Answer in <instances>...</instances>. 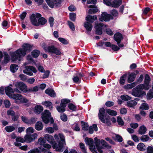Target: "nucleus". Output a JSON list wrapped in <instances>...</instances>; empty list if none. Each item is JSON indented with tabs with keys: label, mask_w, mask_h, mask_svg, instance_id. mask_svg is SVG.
<instances>
[{
	"label": "nucleus",
	"mask_w": 153,
	"mask_h": 153,
	"mask_svg": "<svg viewBox=\"0 0 153 153\" xmlns=\"http://www.w3.org/2000/svg\"><path fill=\"white\" fill-rule=\"evenodd\" d=\"M49 21L50 23L51 27H52L53 25L54 19L52 17H51L49 19Z\"/></svg>",
	"instance_id": "63"
},
{
	"label": "nucleus",
	"mask_w": 153,
	"mask_h": 153,
	"mask_svg": "<svg viewBox=\"0 0 153 153\" xmlns=\"http://www.w3.org/2000/svg\"><path fill=\"white\" fill-rule=\"evenodd\" d=\"M97 19V17L96 15L92 16L90 15H88L86 17L85 19L87 21L90 23H93L94 21Z\"/></svg>",
	"instance_id": "20"
},
{
	"label": "nucleus",
	"mask_w": 153,
	"mask_h": 153,
	"mask_svg": "<svg viewBox=\"0 0 153 153\" xmlns=\"http://www.w3.org/2000/svg\"><path fill=\"white\" fill-rule=\"evenodd\" d=\"M39 53L40 52L39 51L35 50L31 52V55L33 57L36 58L39 56Z\"/></svg>",
	"instance_id": "43"
},
{
	"label": "nucleus",
	"mask_w": 153,
	"mask_h": 153,
	"mask_svg": "<svg viewBox=\"0 0 153 153\" xmlns=\"http://www.w3.org/2000/svg\"><path fill=\"white\" fill-rule=\"evenodd\" d=\"M58 40L64 44H67L68 43V42L67 40L63 38H58Z\"/></svg>",
	"instance_id": "58"
},
{
	"label": "nucleus",
	"mask_w": 153,
	"mask_h": 153,
	"mask_svg": "<svg viewBox=\"0 0 153 153\" xmlns=\"http://www.w3.org/2000/svg\"><path fill=\"white\" fill-rule=\"evenodd\" d=\"M113 17L110 14H108L106 12L102 13L99 18L100 21H108L110 19H113Z\"/></svg>",
	"instance_id": "12"
},
{
	"label": "nucleus",
	"mask_w": 153,
	"mask_h": 153,
	"mask_svg": "<svg viewBox=\"0 0 153 153\" xmlns=\"http://www.w3.org/2000/svg\"><path fill=\"white\" fill-rule=\"evenodd\" d=\"M141 140L143 142H146L150 139L149 137L146 135H143L141 137Z\"/></svg>",
	"instance_id": "42"
},
{
	"label": "nucleus",
	"mask_w": 153,
	"mask_h": 153,
	"mask_svg": "<svg viewBox=\"0 0 153 153\" xmlns=\"http://www.w3.org/2000/svg\"><path fill=\"white\" fill-rule=\"evenodd\" d=\"M83 76L81 73H79L77 76H74L73 78V82L75 83H79L81 82V77Z\"/></svg>",
	"instance_id": "21"
},
{
	"label": "nucleus",
	"mask_w": 153,
	"mask_h": 153,
	"mask_svg": "<svg viewBox=\"0 0 153 153\" xmlns=\"http://www.w3.org/2000/svg\"><path fill=\"white\" fill-rule=\"evenodd\" d=\"M94 130L95 131L97 130V127L96 124H94L92 126H90L89 128V133L92 134L93 133Z\"/></svg>",
	"instance_id": "33"
},
{
	"label": "nucleus",
	"mask_w": 153,
	"mask_h": 153,
	"mask_svg": "<svg viewBox=\"0 0 153 153\" xmlns=\"http://www.w3.org/2000/svg\"><path fill=\"white\" fill-rule=\"evenodd\" d=\"M114 39L117 43V44L120 43L121 40L123 39L122 34L119 33L115 34L114 36Z\"/></svg>",
	"instance_id": "19"
},
{
	"label": "nucleus",
	"mask_w": 153,
	"mask_h": 153,
	"mask_svg": "<svg viewBox=\"0 0 153 153\" xmlns=\"http://www.w3.org/2000/svg\"><path fill=\"white\" fill-rule=\"evenodd\" d=\"M70 101L69 100L67 99H63L61 100L60 106H57L56 107V108L58 112H63L65 110V108L66 106V104L69 102Z\"/></svg>",
	"instance_id": "8"
},
{
	"label": "nucleus",
	"mask_w": 153,
	"mask_h": 153,
	"mask_svg": "<svg viewBox=\"0 0 153 153\" xmlns=\"http://www.w3.org/2000/svg\"><path fill=\"white\" fill-rule=\"evenodd\" d=\"M35 80V79L33 78H30L27 79V82L29 84H32L34 83Z\"/></svg>",
	"instance_id": "60"
},
{
	"label": "nucleus",
	"mask_w": 153,
	"mask_h": 153,
	"mask_svg": "<svg viewBox=\"0 0 153 153\" xmlns=\"http://www.w3.org/2000/svg\"><path fill=\"white\" fill-rule=\"evenodd\" d=\"M84 26L87 31H91V30L92 25L91 23L87 21L84 23Z\"/></svg>",
	"instance_id": "24"
},
{
	"label": "nucleus",
	"mask_w": 153,
	"mask_h": 153,
	"mask_svg": "<svg viewBox=\"0 0 153 153\" xmlns=\"http://www.w3.org/2000/svg\"><path fill=\"white\" fill-rule=\"evenodd\" d=\"M5 107L6 108H9L10 107L11 104L10 102L8 100H5L4 102Z\"/></svg>",
	"instance_id": "54"
},
{
	"label": "nucleus",
	"mask_w": 153,
	"mask_h": 153,
	"mask_svg": "<svg viewBox=\"0 0 153 153\" xmlns=\"http://www.w3.org/2000/svg\"><path fill=\"white\" fill-rule=\"evenodd\" d=\"M150 78L149 76L147 75L146 74L145 76L144 83L148 85H149V83L150 82Z\"/></svg>",
	"instance_id": "41"
},
{
	"label": "nucleus",
	"mask_w": 153,
	"mask_h": 153,
	"mask_svg": "<svg viewBox=\"0 0 153 153\" xmlns=\"http://www.w3.org/2000/svg\"><path fill=\"white\" fill-rule=\"evenodd\" d=\"M46 142L43 137L39 138L38 140V144L41 146H43Z\"/></svg>",
	"instance_id": "35"
},
{
	"label": "nucleus",
	"mask_w": 153,
	"mask_h": 153,
	"mask_svg": "<svg viewBox=\"0 0 153 153\" xmlns=\"http://www.w3.org/2000/svg\"><path fill=\"white\" fill-rule=\"evenodd\" d=\"M106 112L109 114L113 116H116L117 114L116 111L111 109H107Z\"/></svg>",
	"instance_id": "39"
},
{
	"label": "nucleus",
	"mask_w": 153,
	"mask_h": 153,
	"mask_svg": "<svg viewBox=\"0 0 153 153\" xmlns=\"http://www.w3.org/2000/svg\"><path fill=\"white\" fill-rule=\"evenodd\" d=\"M146 131V128L144 126H142L139 128V133L141 134H145Z\"/></svg>",
	"instance_id": "34"
},
{
	"label": "nucleus",
	"mask_w": 153,
	"mask_h": 153,
	"mask_svg": "<svg viewBox=\"0 0 153 153\" xmlns=\"http://www.w3.org/2000/svg\"><path fill=\"white\" fill-rule=\"evenodd\" d=\"M35 127L36 130L40 131L42 129L43 126L41 122L38 121L35 124Z\"/></svg>",
	"instance_id": "25"
},
{
	"label": "nucleus",
	"mask_w": 153,
	"mask_h": 153,
	"mask_svg": "<svg viewBox=\"0 0 153 153\" xmlns=\"http://www.w3.org/2000/svg\"><path fill=\"white\" fill-rule=\"evenodd\" d=\"M82 129L84 130H87L88 128V125L87 123L84 122H82Z\"/></svg>",
	"instance_id": "44"
},
{
	"label": "nucleus",
	"mask_w": 153,
	"mask_h": 153,
	"mask_svg": "<svg viewBox=\"0 0 153 153\" xmlns=\"http://www.w3.org/2000/svg\"><path fill=\"white\" fill-rule=\"evenodd\" d=\"M25 142L30 143L33 142V139L31 136L30 134H26L24 137Z\"/></svg>",
	"instance_id": "32"
},
{
	"label": "nucleus",
	"mask_w": 153,
	"mask_h": 153,
	"mask_svg": "<svg viewBox=\"0 0 153 153\" xmlns=\"http://www.w3.org/2000/svg\"><path fill=\"white\" fill-rule=\"evenodd\" d=\"M88 7L91 8L88 11V13L89 14L96 13L98 10V9L95 7L94 5H91L89 6Z\"/></svg>",
	"instance_id": "23"
},
{
	"label": "nucleus",
	"mask_w": 153,
	"mask_h": 153,
	"mask_svg": "<svg viewBox=\"0 0 153 153\" xmlns=\"http://www.w3.org/2000/svg\"><path fill=\"white\" fill-rule=\"evenodd\" d=\"M18 68L19 66L16 64H12L10 66V71L13 73L15 72Z\"/></svg>",
	"instance_id": "30"
},
{
	"label": "nucleus",
	"mask_w": 153,
	"mask_h": 153,
	"mask_svg": "<svg viewBox=\"0 0 153 153\" xmlns=\"http://www.w3.org/2000/svg\"><path fill=\"white\" fill-rule=\"evenodd\" d=\"M41 46L46 52L54 53L58 56L60 55L61 54L60 51L53 45L47 47L45 43L42 42L41 44Z\"/></svg>",
	"instance_id": "3"
},
{
	"label": "nucleus",
	"mask_w": 153,
	"mask_h": 153,
	"mask_svg": "<svg viewBox=\"0 0 153 153\" xmlns=\"http://www.w3.org/2000/svg\"><path fill=\"white\" fill-rule=\"evenodd\" d=\"M30 46L28 44H24L22 46V48L19 49L13 53L12 58L13 61L16 59L20 60V58L25 56L26 54V52L27 50H30Z\"/></svg>",
	"instance_id": "2"
},
{
	"label": "nucleus",
	"mask_w": 153,
	"mask_h": 153,
	"mask_svg": "<svg viewBox=\"0 0 153 153\" xmlns=\"http://www.w3.org/2000/svg\"><path fill=\"white\" fill-rule=\"evenodd\" d=\"M27 153H41V151L38 149L36 148L31 150Z\"/></svg>",
	"instance_id": "52"
},
{
	"label": "nucleus",
	"mask_w": 153,
	"mask_h": 153,
	"mask_svg": "<svg viewBox=\"0 0 153 153\" xmlns=\"http://www.w3.org/2000/svg\"><path fill=\"white\" fill-rule=\"evenodd\" d=\"M4 63H7L9 62L10 60V57L7 54H4Z\"/></svg>",
	"instance_id": "45"
},
{
	"label": "nucleus",
	"mask_w": 153,
	"mask_h": 153,
	"mask_svg": "<svg viewBox=\"0 0 153 153\" xmlns=\"http://www.w3.org/2000/svg\"><path fill=\"white\" fill-rule=\"evenodd\" d=\"M136 77V75L134 73H131L130 74L128 77L127 81L128 83H131L135 79Z\"/></svg>",
	"instance_id": "26"
},
{
	"label": "nucleus",
	"mask_w": 153,
	"mask_h": 153,
	"mask_svg": "<svg viewBox=\"0 0 153 153\" xmlns=\"http://www.w3.org/2000/svg\"><path fill=\"white\" fill-rule=\"evenodd\" d=\"M149 85H148L145 84V83L144 84H141L137 87V91H138L139 94H142L141 91L142 90L144 89L146 90H148L149 88Z\"/></svg>",
	"instance_id": "15"
},
{
	"label": "nucleus",
	"mask_w": 153,
	"mask_h": 153,
	"mask_svg": "<svg viewBox=\"0 0 153 153\" xmlns=\"http://www.w3.org/2000/svg\"><path fill=\"white\" fill-rule=\"evenodd\" d=\"M54 137L56 140L58 142L57 144L55 142L53 148L55 149L57 151L62 152L63 151L64 147L66 145L65 137L62 133H59L54 135Z\"/></svg>",
	"instance_id": "1"
},
{
	"label": "nucleus",
	"mask_w": 153,
	"mask_h": 153,
	"mask_svg": "<svg viewBox=\"0 0 153 153\" xmlns=\"http://www.w3.org/2000/svg\"><path fill=\"white\" fill-rule=\"evenodd\" d=\"M51 114L49 111L47 110L44 111L42 114L41 117L43 121L45 124H47L49 122V118L50 117Z\"/></svg>",
	"instance_id": "10"
},
{
	"label": "nucleus",
	"mask_w": 153,
	"mask_h": 153,
	"mask_svg": "<svg viewBox=\"0 0 153 153\" xmlns=\"http://www.w3.org/2000/svg\"><path fill=\"white\" fill-rule=\"evenodd\" d=\"M136 85L135 82L132 83L125 85L124 87L126 89H131L134 87Z\"/></svg>",
	"instance_id": "40"
},
{
	"label": "nucleus",
	"mask_w": 153,
	"mask_h": 153,
	"mask_svg": "<svg viewBox=\"0 0 153 153\" xmlns=\"http://www.w3.org/2000/svg\"><path fill=\"white\" fill-rule=\"evenodd\" d=\"M137 149L140 151H144L146 149L145 145L143 143H139L137 146Z\"/></svg>",
	"instance_id": "27"
},
{
	"label": "nucleus",
	"mask_w": 153,
	"mask_h": 153,
	"mask_svg": "<svg viewBox=\"0 0 153 153\" xmlns=\"http://www.w3.org/2000/svg\"><path fill=\"white\" fill-rule=\"evenodd\" d=\"M117 123L119 125L121 126L124 125V122L123 121L122 118H121L120 117H117Z\"/></svg>",
	"instance_id": "46"
},
{
	"label": "nucleus",
	"mask_w": 153,
	"mask_h": 153,
	"mask_svg": "<svg viewBox=\"0 0 153 153\" xmlns=\"http://www.w3.org/2000/svg\"><path fill=\"white\" fill-rule=\"evenodd\" d=\"M37 119L35 118H32L28 120V124L31 125L34 124L36 121Z\"/></svg>",
	"instance_id": "51"
},
{
	"label": "nucleus",
	"mask_w": 153,
	"mask_h": 153,
	"mask_svg": "<svg viewBox=\"0 0 153 153\" xmlns=\"http://www.w3.org/2000/svg\"><path fill=\"white\" fill-rule=\"evenodd\" d=\"M45 93L52 97H54L56 96V93L54 91L50 88L47 89L45 91Z\"/></svg>",
	"instance_id": "22"
},
{
	"label": "nucleus",
	"mask_w": 153,
	"mask_h": 153,
	"mask_svg": "<svg viewBox=\"0 0 153 153\" xmlns=\"http://www.w3.org/2000/svg\"><path fill=\"white\" fill-rule=\"evenodd\" d=\"M42 104L48 107L50 109H51L53 108L52 104L50 101H46L42 102Z\"/></svg>",
	"instance_id": "29"
},
{
	"label": "nucleus",
	"mask_w": 153,
	"mask_h": 153,
	"mask_svg": "<svg viewBox=\"0 0 153 153\" xmlns=\"http://www.w3.org/2000/svg\"><path fill=\"white\" fill-rule=\"evenodd\" d=\"M121 98L124 100H130L131 98L130 97L127 95H123L121 96Z\"/></svg>",
	"instance_id": "49"
},
{
	"label": "nucleus",
	"mask_w": 153,
	"mask_h": 153,
	"mask_svg": "<svg viewBox=\"0 0 153 153\" xmlns=\"http://www.w3.org/2000/svg\"><path fill=\"white\" fill-rule=\"evenodd\" d=\"M34 130L31 127L28 128L26 130V131L27 134H31L34 132Z\"/></svg>",
	"instance_id": "50"
},
{
	"label": "nucleus",
	"mask_w": 153,
	"mask_h": 153,
	"mask_svg": "<svg viewBox=\"0 0 153 153\" xmlns=\"http://www.w3.org/2000/svg\"><path fill=\"white\" fill-rule=\"evenodd\" d=\"M37 71L36 69L32 66H26L23 71V72L29 76H32L33 75V72L36 73Z\"/></svg>",
	"instance_id": "9"
},
{
	"label": "nucleus",
	"mask_w": 153,
	"mask_h": 153,
	"mask_svg": "<svg viewBox=\"0 0 153 153\" xmlns=\"http://www.w3.org/2000/svg\"><path fill=\"white\" fill-rule=\"evenodd\" d=\"M47 20L42 16L40 17L39 20V26L40 25H44L45 24Z\"/></svg>",
	"instance_id": "37"
},
{
	"label": "nucleus",
	"mask_w": 153,
	"mask_h": 153,
	"mask_svg": "<svg viewBox=\"0 0 153 153\" xmlns=\"http://www.w3.org/2000/svg\"><path fill=\"white\" fill-rule=\"evenodd\" d=\"M140 108L142 109L148 110L149 109V106L146 103H143L141 105Z\"/></svg>",
	"instance_id": "48"
},
{
	"label": "nucleus",
	"mask_w": 153,
	"mask_h": 153,
	"mask_svg": "<svg viewBox=\"0 0 153 153\" xmlns=\"http://www.w3.org/2000/svg\"><path fill=\"white\" fill-rule=\"evenodd\" d=\"M68 25L70 28V29H71V30L72 31H74L75 30V27L74 25V24L70 21L68 22Z\"/></svg>",
	"instance_id": "55"
},
{
	"label": "nucleus",
	"mask_w": 153,
	"mask_h": 153,
	"mask_svg": "<svg viewBox=\"0 0 153 153\" xmlns=\"http://www.w3.org/2000/svg\"><path fill=\"white\" fill-rule=\"evenodd\" d=\"M105 113V110L104 108H101L100 109L98 117L100 120L104 123H105L106 121L104 119Z\"/></svg>",
	"instance_id": "14"
},
{
	"label": "nucleus",
	"mask_w": 153,
	"mask_h": 153,
	"mask_svg": "<svg viewBox=\"0 0 153 153\" xmlns=\"http://www.w3.org/2000/svg\"><path fill=\"white\" fill-rule=\"evenodd\" d=\"M76 14L73 13H71L70 14V19L73 21H74L76 19Z\"/></svg>",
	"instance_id": "57"
},
{
	"label": "nucleus",
	"mask_w": 153,
	"mask_h": 153,
	"mask_svg": "<svg viewBox=\"0 0 153 153\" xmlns=\"http://www.w3.org/2000/svg\"><path fill=\"white\" fill-rule=\"evenodd\" d=\"M44 137L49 143L52 145L53 147V145H54L55 143L53 136L50 134H46L45 135Z\"/></svg>",
	"instance_id": "17"
},
{
	"label": "nucleus",
	"mask_w": 153,
	"mask_h": 153,
	"mask_svg": "<svg viewBox=\"0 0 153 153\" xmlns=\"http://www.w3.org/2000/svg\"><path fill=\"white\" fill-rule=\"evenodd\" d=\"M16 88L14 89V91L17 93H20V91L23 92H27V87L24 82H17L14 84Z\"/></svg>",
	"instance_id": "4"
},
{
	"label": "nucleus",
	"mask_w": 153,
	"mask_h": 153,
	"mask_svg": "<svg viewBox=\"0 0 153 153\" xmlns=\"http://www.w3.org/2000/svg\"><path fill=\"white\" fill-rule=\"evenodd\" d=\"M105 27V26L102 23H98L96 22L95 27L96 30V33L100 35L102 34V30Z\"/></svg>",
	"instance_id": "13"
},
{
	"label": "nucleus",
	"mask_w": 153,
	"mask_h": 153,
	"mask_svg": "<svg viewBox=\"0 0 153 153\" xmlns=\"http://www.w3.org/2000/svg\"><path fill=\"white\" fill-rule=\"evenodd\" d=\"M15 113L14 111L11 109H9L7 111V114L8 115L13 116Z\"/></svg>",
	"instance_id": "61"
},
{
	"label": "nucleus",
	"mask_w": 153,
	"mask_h": 153,
	"mask_svg": "<svg viewBox=\"0 0 153 153\" xmlns=\"http://www.w3.org/2000/svg\"><path fill=\"white\" fill-rule=\"evenodd\" d=\"M127 75L126 74H125L120 78V83L121 85H124L126 79Z\"/></svg>",
	"instance_id": "31"
},
{
	"label": "nucleus",
	"mask_w": 153,
	"mask_h": 153,
	"mask_svg": "<svg viewBox=\"0 0 153 153\" xmlns=\"http://www.w3.org/2000/svg\"><path fill=\"white\" fill-rule=\"evenodd\" d=\"M5 129L7 132H9L14 131L15 128L12 126H7L5 127Z\"/></svg>",
	"instance_id": "38"
},
{
	"label": "nucleus",
	"mask_w": 153,
	"mask_h": 153,
	"mask_svg": "<svg viewBox=\"0 0 153 153\" xmlns=\"http://www.w3.org/2000/svg\"><path fill=\"white\" fill-rule=\"evenodd\" d=\"M5 90L7 95L11 98L13 95L12 93L15 91L14 90H13L11 87L9 86L6 87Z\"/></svg>",
	"instance_id": "18"
},
{
	"label": "nucleus",
	"mask_w": 153,
	"mask_h": 153,
	"mask_svg": "<svg viewBox=\"0 0 153 153\" xmlns=\"http://www.w3.org/2000/svg\"><path fill=\"white\" fill-rule=\"evenodd\" d=\"M19 77L21 80L23 81H25L27 79V76L23 74H20Z\"/></svg>",
	"instance_id": "59"
},
{
	"label": "nucleus",
	"mask_w": 153,
	"mask_h": 153,
	"mask_svg": "<svg viewBox=\"0 0 153 153\" xmlns=\"http://www.w3.org/2000/svg\"><path fill=\"white\" fill-rule=\"evenodd\" d=\"M58 129V128L56 124H54L53 127H48L44 129V131L46 133L49 134H52L55 131H56Z\"/></svg>",
	"instance_id": "16"
},
{
	"label": "nucleus",
	"mask_w": 153,
	"mask_h": 153,
	"mask_svg": "<svg viewBox=\"0 0 153 153\" xmlns=\"http://www.w3.org/2000/svg\"><path fill=\"white\" fill-rule=\"evenodd\" d=\"M69 108L72 111H75L76 108V106L72 103H70L68 105Z\"/></svg>",
	"instance_id": "53"
},
{
	"label": "nucleus",
	"mask_w": 153,
	"mask_h": 153,
	"mask_svg": "<svg viewBox=\"0 0 153 153\" xmlns=\"http://www.w3.org/2000/svg\"><path fill=\"white\" fill-rule=\"evenodd\" d=\"M45 1L49 6L52 8L60 7L62 2V0H45Z\"/></svg>",
	"instance_id": "6"
},
{
	"label": "nucleus",
	"mask_w": 153,
	"mask_h": 153,
	"mask_svg": "<svg viewBox=\"0 0 153 153\" xmlns=\"http://www.w3.org/2000/svg\"><path fill=\"white\" fill-rule=\"evenodd\" d=\"M79 146L82 149V152L83 153H87L86 150L85 148V146L84 144L82 143H79Z\"/></svg>",
	"instance_id": "47"
},
{
	"label": "nucleus",
	"mask_w": 153,
	"mask_h": 153,
	"mask_svg": "<svg viewBox=\"0 0 153 153\" xmlns=\"http://www.w3.org/2000/svg\"><path fill=\"white\" fill-rule=\"evenodd\" d=\"M147 153H153V147L149 146L147 149Z\"/></svg>",
	"instance_id": "64"
},
{
	"label": "nucleus",
	"mask_w": 153,
	"mask_h": 153,
	"mask_svg": "<svg viewBox=\"0 0 153 153\" xmlns=\"http://www.w3.org/2000/svg\"><path fill=\"white\" fill-rule=\"evenodd\" d=\"M42 16L39 13H33L30 16V19L31 23L34 25L39 26V20Z\"/></svg>",
	"instance_id": "7"
},
{
	"label": "nucleus",
	"mask_w": 153,
	"mask_h": 153,
	"mask_svg": "<svg viewBox=\"0 0 153 153\" xmlns=\"http://www.w3.org/2000/svg\"><path fill=\"white\" fill-rule=\"evenodd\" d=\"M104 3L107 5H111L112 7H119L122 3V0H115L113 1L112 3L108 0H103Z\"/></svg>",
	"instance_id": "11"
},
{
	"label": "nucleus",
	"mask_w": 153,
	"mask_h": 153,
	"mask_svg": "<svg viewBox=\"0 0 153 153\" xmlns=\"http://www.w3.org/2000/svg\"><path fill=\"white\" fill-rule=\"evenodd\" d=\"M111 48L112 50L115 51L118 50L120 49V48L117 45H111Z\"/></svg>",
	"instance_id": "62"
},
{
	"label": "nucleus",
	"mask_w": 153,
	"mask_h": 153,
	"mask_svg": "<svg viewBox=\"0 0 153 153\" xmlns=\"http://www.w3.org/2000/svg\"><path fill=\"white\" fill-rule=\"evenodd\" d=\"M137 104L136 102L134 100H131L127 102V106L129 107H133Z\"/></svg>",
	"instance_id": "36"
},
{
	"label": "nucleus",
	"mask_w": 153,
	"mask_h": 153,
	"mask_svg": "<svg viewBox=\"0 0 153 153\" xmlns=\"http://www.w3.org/2000/svg\"><path fill=\"white\" fill-rule=\"evenodd\" d=\"M43 110V108L41 105H36L35 107L34 111L36 114H39Z\"/></svg>",
	"instance_id": "28"
},
{
	"label": "nucleus",
	"mask_w": 153,
	"mask_h": 153,
	"mask_svg": "<svg viewBox=\"0 0 153 153\" xmlns=\"http://www.w3.org/2000/svg\"><path fill=\"white\" fill-rule=\"evenodd\" d=\"M147 97L148 99L150 100L153 97V92L149 91L147 95Z\"/></svg>",
	"instance_id": "56"
},
{
	"label": "nucleus",
	"mask_w": 153,
	"mask_h": 153,
	"mask_svg": "<svg viewBox=\"0 0 153 153\" xmlns=\"http://www.w3.org/2000/svg\"><path fill=\"white\" fill-rule=\"evenodd\" d=\"M11 98L15 100V102L18 104L26 103L28 102V100L26 98L18 94H13Z\"/></svg>",
	"instance_id": "5"
}]
</instances>
